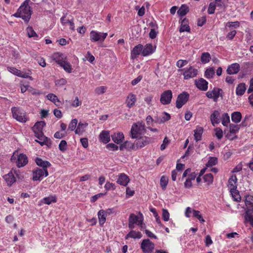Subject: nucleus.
<instances>
[{
	"label": "nucleus",
	"mask_w": 253,
	"mask_h": 253,
	"mask_svg": "<svg viewBox=\"0 0 253 253\" xmlns=\"http://www.w3.org/2000/svg\"><path fill=\"white\" fill-rule=\"evenodd\" d=\"M30 0H25L19 8L17 12L13 14V16L22 18L26 22H28L31 18L32 10L29 4Z\"/></svg>",
	"instance_id": "obj_1"
},
{
	"label": "nucleus",
	"mask_w": 253,
	"mask_h": 253,
	"mask_svg": "<svg viewBox=\"0 0 253 253\" xmlns=\"http://www.w3.org/2000/svg\"><path fill=\"white\" fill-rule=\"evenodd\" d=\"M11 110L13 118L17 121L25 123L29 120L27 113L21 108L13 107Z\"/></svg>",
	"instance_id": "obj_2"
},
{
	"label": "nucleus",
	"mask_w": 253,
	"mask_h": 253,
	"mask_svg": "<svg viewBox=\"0 0 253 253\" xmlns=\"http://www.w3.org/2000/svg\"><path fill=\"white\" fill-rule=\"evenodd\" d=\"M145 132V126L142 122H137L133 124L130 129V136L132 138H137L144 134Z\"/></svg>",
	"instance_id": "obj_3"
},
{
	"label": "nucleus",
	"mask_w": 253,
	"mask_h": 253,
	"mask_svg": "<svg viewBox=\"0 0 253 253\" xmlns=\"http://www.w3.org/2000/svg\"><path fill=\"white\" fill-rule=\"evenodd\" d=\"M11 161L13 163H15L18 168H21L27 164L28 158L26 155L15 151L11 157Z\"/></svg>",
	"instance_id": "obj_4"
},
{
	"label": "nucleus",
	"mask_w": 253,
	"mask_h": 253,
	"mask_svg": "<svg viewBox=\"0 0 253 253\" xmlns=\"http://www.w3.org/2000/svg\"><path fill=\"white\" fill-rule=\"evenodd\" d=\"M135 145L136 150L144 147L146 145L152 142V139L147 136H139L137 138H135Z\"/></svg>",
	"instance_id": "obj_5"
},
{
	"label": "nucleus",
	"mask_w": 253,
	"mask_h": 253,
	"mask_svg": "<svg viewBox=\"0 0 253 253\" xmlns=\"http://www.w3.org/2000/svg\"><path fill=\"white\" fill-rule=\"evenodd\" d=\"M107 33L99 32L96 31H91L90 33V39L93 42H103L107 37Z\"/></svg>",
	"instance_id": "obj_6"
},
{
	"label": "nucleus",
	"mask_w": 253,
	"mask_h": 253,
	"mask_svg": "<svg viewBox=\"0 0 253 253\" xmlns=\"http://www.w3.org/2000/svg\"><path fill=\"white\" fill-rule=\"evenodd\" d=\"M141 249L144 253H152L155 249V244L149 239H144L141 243Z\"/></svg>",
	"instance_id": "obj_7"
},
{
	"label": "nucleus",
	"mask_w": 253,
	"mask_h": 253,
	"mask_svg": "<svg viewBox=\"0 0 253 253\" xmlns=\"http://www.w3.org/2000/svg\"><path fill=\"white\" fill-rule=\"evenodd\" d=\"M143 216L142 214L139 216L136 215L133 213L130 214L128 221L133 222L140 227V230H142L145 228V224L143 223Z\"/></svg>",
	"instance_id": "obj_8"
},
{
	"label": "nucleus",
	"mask_w": 253,
	"mask_h": 253,
	"mask_svg": "<svg viewBox=\"0 0 253 253\" xmlns=\"http://www.w3.org/2000/svg\"><path fill=\"white\" fill-rule=\"evenodd\" d=\"M48 175L47 169H38L33 171V180L34 181H41L43 177H46Z\"/></svg>",
	"instance_id": "obj_9"
},
{
	"label": "nucleus",
	"mask_w": 253,
	"mask_h": 253,
	"mask_svg": "<svg viewBox=\"0 0 253 253\" xmlns=\"http://www.w3.org/2000/svg\"><path fill=\"white\" fill-rule=\"evenodd\" d=\"M189 98V94L186 91H183L178 95L176 102V106L179 109L184 105Z\"/></svg>",
	"instance_id": "obj_10"
},
{
	"label": "nucleus",
	"mask_w": 253,
	"mask_h": 253,
	"mask_svg": "<svg viewBox=\"0 0 253 253\" xmlns=\"http://www.w3.org/2000/svg\"><path fill=\"white\" fill-rule=\"evenodd\" d=\"M172 97L171 91L170 90H167L162 93L160 101L163 105L169 104L171 102Z\"/></svg>",
	"instance_id": "obj_11"
},
{
	"label": "nucleus",
	"mask_w": 253,
	"mask_h": 253,
	"mask_svg": "<svg viewBox=\"0 0 253 253\" xmlns=\"http://www.w3.org/2000/svg\"><path fill=\"white\" fill-rule=\"evenodd\" d=\"M120 150H124L125 149L127 151H137L135 145V142H131V141H126L121 144L119 146Z\"/></svg>",
	"instance_id": "obj_12"
},
{
	"label": "nucleus",
	"mask_w": 253,
	"mask_h": 253,
	"mask_svg": "<svg viewBox=\"0 0 253 253\" xmlns=\"http://www.w3.org/2000/svg\"><path fill=\"white\" fill-rule=\"evenodd\" d=\"M45 123L43 121L37 122L33 127V130L35 135H38L42 137V129L45 126Z\"/></svg>",
	"instance_id": "obj_13"
},
{
	"label": "nucleus",
	"mask_w": 253,
	"mask_h": 253,
	"mask_svg": "<svg viewBox=\"0 0 253 253\" xmlns=\"http://www.w3.org/2000/svg\"><path fill=\"white\" fill-rule=\"evenodd\" d=\"M198 70L193 67L190 66L188 69L185 70L183 75L185 80H188L196 77L197 75Z\"/></svg>",
	"instance_id": "obj_14"
},
{
	"label": "nucleus",
	"mask_w": 253,
	"mask_h": 253,
	"mask_svg": "<svg viewBox=\"0 0 253 253\" xmlns=\"http://www.w3.org/2000/svg\"><path fill=\"white\" fill-rule=\"evenodd\" d=\"M221 91V89L214 88L212 90L208 91L206 93V95L208 98L212 99L214 101L216 102L219 97Z\"/></svg>",
	"instance_id": "obj_15"
},
{
	"label": "nucleus",
	"mask_w": 253,
	"mask_h": 253,
	"mask_svg": "<svg viewBox=\"0 0 253 253\" xmlns=\"http://www.w3.org/2000/svg\"><path fill=\"white\" fill-rule=\"evenodd\" d=\"M57 202V197L55 195H50L44 197L38 202V205L41 206L43 204L50 205L51 203H55Z\"/></svg>",
	"instance_id": "obj_16"
},
{
	"label": "nucleus",
	"mask_w": 253,
	"mask_h": 253,
	"mask_svg": "<svg viewBox=\"0 0 253 253\" xmlns=\"http://www.w3.org/2000/svg\"><path fill=\"white\" fill-rule=\"evenodd\" d=\"M51 58L59 65L65 60H67V57L64 54L58 52L54 53L51 56Z\"/></svg>",
	"instance_id": "obj_17"
},
{
	"label": "nucleus",
	"mask_w": 253,
	"mask_h": 253,
	"mask_svg": "<svg viewBox=\"0 0 253 253\" xmlns=\"http://www.w3.org/2000/svg\"><path fill=\"white\" fill-rule=\"evenodd\" d=\"M112 140L116 143L120 144L123 143L125 139L124 135L122 132L114 133L111 135Z\"/></svg>",
	"instance_id": "obj_18"
},
{
	"label": "nucleus",
	"mask_w": 253,
	"mask_h": 253,
	"mask_svg": "<svg viewBox=\"0 0 253 253\" xmlns=\"http://www.w3.org/2000/svg\"><path fill=\"white\" fill-rule=\"evenodd\" d=\"M155 49L156 47L152 44H146L144 47L143 46L142 54L144 56H148L154 52Z\"/></svg>",
	"instance_id": "obj_19"
},
{
	"label": "nucleus",
	"mask_w": 253,
	"mask_h": 253,
	"mask_svg": "<svg viewBox=\"0 0 253 253\" xmlns=\"http://www.w3.org/2000/svg\"><path fill=\"white\" fill-rule=\"evenodd\" d=\"M129 180L127 175L124 173H122L118 175L117 182L121 185L126 186L129 183Z\"/></svg>",
	"instance_id": "obj_20"
},
{
	"label": "nucleus",
	"mask_w": 253,
	"mask_h": 253,
	"mask_svg": "<svg viewBox=\"0 0 253 253\" xmlns=\"http://www.w3.org/2000/svg\"><path fill=\"white\" fill-rule=\"evenodd\" d=\"M195 84L197 88L203 91H206L208 89V82L203 78H201L197 80H195Z\"/></svg>",
	"instance_id": "obj_21"
},
{
	"label": "nucleus",
	"mask_w": 253,
	"mask_h": 253,
	"mask_svg": "<svg viewBox=\"0 0 253 253\" xmlns=\"http://www.w3.org/2000/svg\"><path fill=\"white\" fill-rule=\"evenodd\" d=\"M228 188L229 190L237 189V178L236 175H232L228 181Z\"/></svg>",
	"instance_id": "obj_22"
},
{
	"label": "nucleus",
	"mask_w": 253,
	"mask_h": 253,
	"mask_svg": "<svg viewBox=\"0 0 253 253\" xmlns=\"http://www.w3.org/2000/svg\"><path fill=\"white\" fill-rule=\"evenodd\" d=\"M170 119V116L169 114L166 112H163L155 118V121L158 124H162L169 121Z\"/></svg>",
	"instance_id": "obj_23"
},
{
	"label": "nucleus",
	"mask_w": 253,
	"mask_h": 253,
	"mask_svg": "<svg viewBox=\"0 0 253 253\" xmlns=\"http://www.w3.org/2000/svg\"><path fill=\"white\" fill-rule=\"evenodd\" d=\"M143 45L139 44L135 46L131 51V58H136L142 52Z\"/></svg>",
	"instance_id": "obj_24"
},
{
	"label": "nucleus",
	"mask_w": 253,
	"mask_h": 253,
	"mask_svg": "<svg viewBox=\"0 0 253 253\" xmlns=\"http://www.w3.org/2000/svg\"><path fill=\"white\" fill-rule=\"evenodd\" d=\"M240 69V65L238 63H235L229 66L227 69L226 72L229 75L237 74Z\"/></svg>",
	"instance_id": "obj_25"
},
{
	"label": "nucleus",
	"mask_w": 253,
	"mask_h": 253,
	"mask_svg": "<svg viewBox=\"0 0 253 253\" xmlns=\"http://www.w3.org/2000/svg\"><path fill=\"white\" fill-rule=\"evenodd\" d=\"M99 139L102 142L105 144L109 142L110 140L109 131L107 130L102 131L99 134Z\"/></svg>",
	"instance_id": "obj_26"
},
{
	"label": "nucleus",
	"mask_w": 253,
	"mask_h": 253,
	"mask_svg": "<svg viewBox=\"0 0 253 253\" xmlns=\"http://www.w3.org/2000/svg\"><path fill=\"white\" fill-rule=\"evenodd\" d=\"M136 101V95L132 93H129L126 100V104L127 107L131 108Z\"/></svg>",
	"instance_id": "obj_27"
},
{
	"label": "nucleus",
	"mask_w": 253,
	"mask_h": 253,
	"mask_svg": "<svg viewBox=\"0 0 253 253\" xmlns=\"http://www.w3.org/2000/svg\"><path fill=\"white\" fill-rule=\"evenodd\" d=\"M245 205L247 207V211L249 212V211L253 210V196L248 195L246 197L245 199Z\"/></svg>",
	"instance_id": "obj_28"
},
{
	"label": "nucleus",
	"mask_w": 253,
	"mask_h": 253,
	"mask_svg": "<svg viewBox=\"0 0 253 253\" xmlns=\"http://www.w3.org/2000/svg\"><path fill=\"white\" fill-rule=\"evenodd\" d=\"M3 178L5 180L6 182L7 183V185L9 186H11L16 181L15 178L14 176V175L12 171H11L7 174L4 175L3 176Z\"/></svg>",
	"instance_id": "obj_29"
},
{
	"label": "nucleus",
	"mask_w": 253,
	"mask_h": 253,
	"mask_svg": "<svg viewBox=\"0 0 253 253\" xmlns=\"http://www.w3.org/2000/svg\"><path fill=\"white\" fill-rule=\"evenodd\" d=\"M220 113L217 110H215L211 114L210 119L212 125L214 126L215 124H217L219 123V117Z\"/></svg>",
	"instance_id": "obj_30"
},
{
	"label": "nucleus",
	"mask_w": 253,
	"mask_h": 253,
	"mask_svg": "<svg viewBox=\"0 0 253 253\" xmlns=\"http://www.w3.org/2000/svg\"><path fill=\"white\" fill-rule=\"evenodd\" d=\"M88 126V124L86 123H82L80 122L75 129L76 134L79 135H82L85 131L86 127Z\"/></svg>",
	"instance_id": "obj_31"
},
{
	"label": "nucleus",
	"mask_w": 253,
	"mask_h": 253,
	"mask_svg": "<svg viewBox=\"0 0 253 253\" xmlns=\"http://www.w3.org/2000/svg\"><path fill=\"white\" fill-rule=\"evenodd\" d=\"M180 32L190 31V28L188 25V21L186 18L183 19L181 22V25L179 29Z\"/></svg>",
	"instance_id": "obj_32"
},
{
	"label": "nucleus",
	"mask_w": 253,
	"mask_h": 253,
	"mask_svg": "<svg viewBox=\"0 0 253 253\" xmlns=\"http://www.w3.org/2000/svg\"><path fill=\"white\" fill-rule=\"evenodd\" d=\"M98 218L99 223L102 226L106 222L107 215L105 213V211L101 210L98 212Z\"/></svg>",
	"instance_id": "obj_33"
},
{
	"label": "nucleus",
	"mask_w": 253,
	"mask_h": 253,
	"mask_svg": "<svg viewBox=\"0 0 253 253\" xmlns=\"http://www.w3.org/2000/svg\"><path fill=\"white\" fill-rule=\"evenodd\" d=\"M246 90V85L245 83L239 84L236 89V94L238 96H242Z\"/></svg>",
	"instance_id": "obj_34"
},
{
	"label": "nucleus",
	"mask_w": 253,
	"mask_h": 253,
	"mask_svg": "<svg viewBox=\"0 0 253 253\" xmlns=\"http://www.w3.org/2000/svg\"><path fill=\"white\" fill-rule=\"evenodd\" d=\"M231 117V120L233 123L238 124L241 121L242 114L240 112H234L232 113Z\"/></svg>",
	"instance_id": "obj_35"
},
{
	"label": "nucleus",
	"mask_w": 253,
	"mask_h": 253,
	"mask_svg": "<svg viewBox=\"0 0 253 253\" xmlns=\"http://www.w3.org/2000/svg\"><path fill=\"white\" fill-rule=\"evenodd\" d=\"M194 139L196 141L201 140L202 135L203 132V128L201 126H197L196 129L194 130Z\"/></svg>",
	"instance_id": "obj_36"
},
{
	"label": "nucleus",
	"mask_w": 253,
	"mask_h": 253,
	"mask_svg": "<svg viewBox=\"0 0 253 253\" xmlns=\"http://www.w3.org/2000/svg\"><path fill=\"white\" fill-rule=\"evenodd\" d=\"M142 237V234L139 231L131 230L126 236V239H127L129 238L134 239H140Z\"/></svg>",
	"instance_id": "obj_37"
},
{
	"label": "nucleus",
	"mask_w": 253,
	"mask_h": 253,
	"mask_svg": "<svg viewBox=\"0 0 253 253\" xmlns=\"http://www.w3.org/2000/svg\"><path fill=\"white\" fill-rule=\"evenodd\" d=\"M59 65L62 67L66 72L68 73L72 72L73 69L72 66L70 63L67 61V59L65 60Z\"/></svg>",
	"instance_id": "obj_38"
},
{
	"label": "nucleus",
	"mask_w": 253,
	"mask_h": 253,
	"mask_svg": "<svg viewBox=\"0 0 253 253\" xmlns=\"http://www.w3.org/2000/svg\"><path fill=\"white\" fill-rule=\"evenodd\" d=\"M46 97L48 100L54 103L56 106L59 105L60 101L58 99L57 96L54 94L49 93L46 95Z\"/></svg>",
	"instance_id": "obj_39"
},
{
	"label": "nucleus",
	"mask_w": 253,
	"mask_h": 253,
	"mask_svg": "<svg viewBox=\"0 0 253 253\" xmlns=\"http://www.w3.org/2000/svg\"><path fill=\"white\" fill-rule=\"evenodd\" d=\"M204 182L206 183L208 185L212 184L213 181V176L211 173H207L203 176Z\"/></svg>",
	"instance_id": "obj_40"
},
{
	"label": "nucleus",
	"mask_w": 253,
	"mask_h": 253,
	"mask_svg": "<svg viewBox=\"0 0 253 253\" xmlns=\"http://www.w3.org/2000/svg\"><path fill=\"white\" fill-rule=\"evenodd\" d=\"M229 191L234 201L236 202H240L241 201V197L240 196L239 191L237 189H235V190H231Z\"/></svg>",
	"instance_id": "obj_41"
},
{
	"label": "nucleus",
	"mask_w": 253,
	"mask_h": 253,
	"mask_svg": "<svg viewBox=\"0 0 253 253\" xmlns=\"http://www.w3.org/2000/svg\"><path fill=\"white\" fill-rule=\"evenodd\" d=\"M36 162L37 165L42 168V169H46V168L50 165L48 162L43 161L40 158H37Z\"/></svg>",
	"instance_id": "obj_42"
},
{
	"label": "nucleus",
	"mask_w": 253,
	"mask_h": 253,
	"mask_svg": "<svg viewBox=\"0 0 253 253\" xmlns=\"http://www.w3.org/2000/svg\"><path fill=\"white\" fill-rule=\"evenodd\" d=\"M211 59V55L209 52H203L201 55V61L203 64H206L209 62Z\"/></svg>",
	"instance_id": "obj_43"
},
{
	"label": "nucleus",
	"mask_w": 253,
	"mask_h": 253,
	"mask_svg": "<svg viewBox=\"0 0 253 253\" xmlns=\"http://www.w3.org/2000/svg\"><path fill=\"white\" fill-rule=\"evenodd\" d=\"M189 11V8L185 5H182L177 11V14L180 16L185 15Z\"/></svg>",
	"instance_id": "obj_44"
},
{
	"label": "nucleus",
	"mask_w": 253,
	"mask_h": 253,
	"mask_svg": "<svg viewBox=\"0 0 253 253\" xmlns=\"http://www.w3.org/2000/svg\"><path fill=\"white\" fill-rule=\"evenodd\" d=\"M215 73L214 68L211 67L207 69L205 72V76L207 79H211L213 77Z\"/></svg>",
	"instance_id": "obj_45"
},
{
	"label": "nucleus",
	"mask_w": 253,
	"mask_h": 253,
	"mask_svg": "<svg viewBox=\"0 0 253 253\" xmlns=\"http://www.w3.org/2000/svg\"><path fill=\"white\" fill-rule=\"evenodd\" d=\"M230 123V117L227 113H224L222 116V124L225 126Z\"/></svg>",
	"instance_id": "obj_46"
},
{
	"label": "nucleus",
	"mask_w": 253,
	"mask_h": 253,
	"mask_svg": "<svg viewBox=\"0 0 253 253\" xmlns=\"http://www.w3.org/2000/svg\"><path fill=\"white\" fill-rule=\"evenodd\" d=\"M27 33L29 38L38 37V35L34 31L32 27L29 26L26 29Z\"/></svg>",
	"instance_id": "obj_47"
},
{
	"label": "nucleus",
	"mask_w": 253,
	"mask_h": 253,
	"mask_svg": "<svg viewBox=\"0 0 253 253\" xmlns=\"http://www.w3.org/2000/svg\"><path fill=\"white\" fill-rule=\"evenodd\" d=\"M168 183V179L165 176H162L160 179V185L163 190H165Z\"/></svg>",
	"instance_id": "obj_48"
},
{
	"label": "nucleus",
	"mask_w": 253,
	"mask_h": 253,
	"mask_svg": "<svg viewBox=\"0 0 253 253\" xmlns=\"http://www.w3.org/2000/svg\"><path fill=\"white\" fill-rule=\"evenodd\" d=\"M78 124V120L77 119H74L71 120L70 122L69 126L68 129L71 131H73L76 129V127L77 126Z\"/></svg>",
	"instance_id": "obj_49"
},
{
	"label": "nucleus",
	"mask_w": 253,
	"mask_h": 253,
	"mask_svg": "<svg viewBox=\"0 0 253 253\" xmlns=\"http://www.w3.org/2000/svg\"><path fill=\"white\" fill-rule=\"evenodd\" d=\"M240 129V127L238 125L235 124H230L229 126V131L231 133L235 134L237 133Z\"/></svg>",
	"instance_id": "obj_50"
},
{
	"label": "nucleus",
	"mask_w": 253,
	"mask_h": 253,
	"mask_svg": "<svg viewBox=\"0 0 253 253\" xmlns=\"http://www.w3.org/2000/svg\"><path fill=\"white\" fill-rule=\"evenodd\" d=\"M217 163V159L216 157H210L206 164L207 167H211L215 165Z\"/></svg>",
	"instance_id": "obj_51"
},
{
	"label": "nucleus",
	"mask_w": 253,
	"mask_h": 253,
	"mask_svg": "<svg viewBox=\"0 0 253 253\" xmlns=\"http://www.w3.org/2000/svg\"><path fill=\"white\" fill-rule=\"evenodd\" d=\"M193 216L197 218L202 223H204L205 222V220L203 218L200 211H199L195 210L194 211Z\"/></svg>",
	"instance_id": "obj_52"
},
{
	"label": "nucleus",
	"mask_w": 253,
	"mask_h": 253,
	"mask_svg": "<svg viewBox=\"0 0 253 253\" xmlns=\"http://www.w3.org/2000/svg\"><path fill=\"white\" fill-rule=\"evenodd\" d=\"M225 26L230 28H233L236 29L239 27L240 23L238 21L228 22L226 23Z\"/></svg>",
	"instance_id": "obj_53"
},
{
	"label": "nucleus",
	"mask_w": 253,
	"mask_h": 253,
	"mask_svg": "<svg viewBox=\"0 0 253 253\" xmlns=\"http://www.w3.org/2000/svg\"><path fill=\"white\" fill-rule=\"evenodd\" d=\"M58 147L61 152H64L67 149V142L64 140H61L59 144Z\"/></svg>",
	"instance_id": "obj_54"
},
{
	"label": "nucleus",
	"mask_w": 253,
	"mask_h": 253,
	"mask_svg": "<svg viewBox=\"0 0 253 253\" xmlns=\"http://www.w3.org/2000/svg\"><path fill=\"white\" fill-rule=\"evenodd\" d=\"M216 4L215 2H211L209 4L208 12L209 14H213L215 9Z\"/></svg>",
	"instance_id": "obj_55"
},
{
	"label": "nucleus",
	"mask_w": 253,
	"mask_h": 253,
	"mask_svg": "<svg viewBox=\"0 0 253 253\" xmlns=\"http://www.w3.org/2000/svg\"><path fill=\"white\" fill-rule=\"evenodd\" d=\"M35 136L39 139L38 140H36L37 142H39L42 146L43 145L45 144V140L47 139L44 135L43 133H42V137L39 136L38 135H35Z\"/></svg>",
	"instance_id": "obj_56"
},
{
	"label": "nucleus",
	"mask_w": 253,
	"mask_h": 253,
	"mask_svg": "<svg viewBox=\"0 0 253 253\" xmlns=\"http://www.w3.org/2000/svg\"><path fill=\"white\" fill-rule=\"evenodd\" d=\"M107 87L104 86H101L95 88V93L98 95L102 94L105 92Z\"/></svg>",
	"instance_id": "obj_57"
},
{
	"label": "nucleus",
	"mask_w": 253,
	"mask_h": 253,
	"mask_svg": "<svg viewBox=\"0 0 253 253\" xmlns=\"http://www.w3.org/2000/svg\"><path fill=\"white\" fill-rule=\"evenodd\" d=\"M29 73H26L20 70V73H18V76L19 77H21L23 78L29 79L31 80H33V78L31 76H30Z\"/></svg>",
	"instance_id": "obj_58"
},
{
	"label": "nucleus",
	"mask_w": 253,
	"mask_h": 253,
	"mask_svg": "<svg viewBox=\"0 0 253 253\" xmlns=\"http://www.w3.org/2000/svg\"><path fill=\"white\" fill-rule=\"evenodd\" d=\"M245 218L246 221H249L251 225L253 227V215H252L248 211H246Z\"/></svg>",
	"instance_id": "obj_59"
},
{
	"label": "nucleus",
	"mask_w": 253,
	"mask_h": 253,
	"mask_svg": "<svg viewBox=\"0 0 253 253\" xmlns=\"http://www.w3.org/2000/svg\"><path fill=\"white\" fill-rule=\"evenodd\" d=\"M215 135L218 139H220L223 137V131L222 129L219 127L214 129Z\"/></svg>",
	"instance_id": "obj_60"
},
{
	"label": "nucleus",
	"mask_w": 253,
	"mask_h": 253,
	"mask_svg": "<svg viewBox=\"0 0 253 253\" xmlns=\"http://www.w3.org/2000/svg\"><path fill=\"white\" fill-rule=\"evenodd\" d=\"M106 147L108 150L113 151L118 150L119 148V147L117 145L112 143L108 144L106 145Z\"/></svg>",
	"instance_id": "obj_61"
},
{
	"label": "nucleus",
	"mask_w": 253,
	"mask_h": 253,
	"mask_svg": "<svg viewBox=\"0 0 253 253\" xmlns=\"http://www.w3.org/2000/svg\"><path fill=\"white\" fill-rule=\"evenodd\" d=\"M162 217L165 221H168L169 220V213L167 210H163Z\"/></svg>",
	"instance_id": "obj_62"
},
{
	"label": "nucleus",
	"mask_w": 253,
	"mask_h": 253,
	"mask_svg": "<svg viewBox=\"0 0 253 253\" xmlns=\"http://www.w3.org/2000/svg\"><path fill=\"white\" fill-rule=\"evenodd\" d=\"M55 83L56 85L61 86L67 84V81L64 78H61L56 80Z\"/></svg>",
	"instance_id": "obj_63"
},
{
	"label": "nucleus",
	"mask_w": 253,
	"mask_h": 253,
	"mask_svg": "<svg viewBox=\"0 0 253 253\" xmlns=\"http://www.w3.org/2000/svg\"><path fill=\"white\" fill-rule=\"evenodd\" d=\"M195 210L192 209L190 207H187L185 211V215L187 217H190L191 216V214H193V212Z\"/></svg>",
	"instance_id": "obj_64"
}]
</instances>
